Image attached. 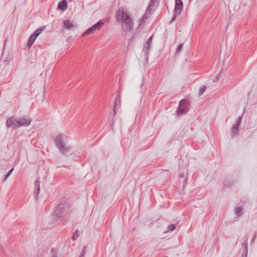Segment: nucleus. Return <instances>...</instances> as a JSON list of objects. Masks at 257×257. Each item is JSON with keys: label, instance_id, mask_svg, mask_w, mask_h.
I'll list each match as a JSON object with an SVG mask.
<instances>
[{"label": "nucleus", "instance_id": "10", "mask_svg": "<svg viewBox=\"0 0 257 257\" xmlns=\"http://www.w3.org/2000/svg\"><path fill=\"white\" fill-rule=\"evenodd\" d=\"M58 148L60 152L64 155H66L69 153L71 149L70 146H67L65 145H63Z\"/></svg>", "mask_w": 257, "mask_h": 257}, {"label": "nucleus", "instance_id": "11", "mask_svg": "<svg viewBox=\"0 0 257 257\" xmlns=\"http://www.w3.org/2000/svg\"><path fill=\"white\" fill-rule=\"evenodd\" d=\"M64 27L67 30H71L76 26L72 21L68 20H65L63 22Z\"/></svg>", "mask_w": 257, "mask_h": 257}, {"label": "nucleus", "instance_id": "23", "mask_svg": "<svg viewBox=\"0 0 257 257\" xmlns=\"http://www.w3.org/2000/svg\"><path fill=\"white\" fill-rule=\"evenodd\" d=\"M205 90H206V86L204 85L202 86L199 88V96L201 95L204 93V92L205 91Z\"/></svg>", "mask_w": 257, "mask_h": 257}, {"label": "nucleus", "instance_id": "25", "mask_svg": "<svg viewBox=\"0 0 257 257\" xmlns=\"http://www.w3.org/2000/svg\"><path fill=\"white\" fill-rule=\"evenodd\" d=\"M14 168H13L12 169H11L8 173L7 174H6V175L5 176V177L3 180L4 182H5L7 179L10 176V175L12 174V173L13 172V171H14Z\"/></svg>", "mask_w": 257, "mask_h": 257}, {"label": "nucleus", "instance_id": "31", "mask_svg": "<svg viewBox=\"0 0 257 257\" xmlns=\"http://www.w3.org/2000/svg\"><path fill=\"white\" fill-rule=\"evenodd\" d=\"M53 251H54V249H52V257H57V255L53 252Z\"/></svg>", "mask_w": 257, "mask_h": 257}, {"label": "nucleus", "instance_id": "28", "mask_svg": "<svg viewBox=\"0 0 257 257\" xmlns=\"http://www.w3.org/2000/svg\"><path fill=\"white\" fill-rule=\"evenodd\" d=\"M183 46V44H180L178 46V48H177V50H176V52L177 53H178V52H179L181 51V50Z\"/></svg>", "mask_w": 257, "mask_h": 257}, {"label": "nucleus", "instance_id": "2", "mask_svg": "<svg viewBox=\"0 0 257 257\" xmlns=\"http://www.w3.org/2000/svg\"><path fill=\"white\" fill-rule=\"evenodd\" d=\"M187 102L185 100H182L180 101L177 110L178 115L183 114L187 112Z\"/></svg>", "mask_w": 257, "mask_h": 257}, {"label": "nucleus", "instance_id": "5", "mask_svg": "<svg viewBox=\"0 0 257 257\" xmlns=\"http://www.w3.org/2000/svg\"><path fill=\"white\" fill-rule=\"evenodd\" d=\"M242 119V116H240L238 117L237 121L235 122V124L233 126L232 128V138H233L235 136L238 135V128L240 126L241 121Z\"/></svg>", "mask_w": 257, "mask_h": 257}, {"label": "nucleus", "instance_id": "27", "mask_svg": "<svg viewBox=\"0 0 257 257\" xmlns=\"http://www.w3.org/2000/svg\"><path fill=\"white\" fill-rule=\"evenodd\" d=\"M77 230L75 231V233H73V236L72 237V239L73 240H75L77 239V238L78 237V235H77Z\"/></svg>", "mask_w": 257, "mask_h": 257}, {"label": "nucleus", "instance_id": "19", "mask_svg": "<svg viewBox=\"0 0 257 257\" xmlns=\"http://www.w3.org/2000/svg\"><path fill=\"white\" fill-rule=\"evenodd\" d=\"M95 31V30H94L92 27H91L84 32V33L82 35V37H84L86 35H89L92 34Z\"/></svg>", "mask_w": 257, "mask_h": 257}, {"label": "nucleus", "instance_id": "32", "mask_svg": "<svg viewBox=\"0 0 257 257\" xmlns=\"http://www.w3.org/2000/svg\"><path fill=\"white\" fill-rule=\"evenodd\" d=\"M256 235V234L255 233L254 237H253V238L251 240V243H252L254 241Z\"/></svg>", "mask_w": 257, "mask_h": 257}, {"label": "nucleus", "instance_id": "7", "mask_svg": "<svg viewBox=\"0 0 257 257\" xmlns=\"http://www.w3.org/2000/svg\"><path fill=\"white\" fill-rule=\"evenodd\" d=\"M65 138V136L64 134H59L56 137L54 142L57 148L65 145L64 142Z\"/></svg>", "mask_w": 257, "mask_h": 257}, {"label": "nucleus", "instance_id": "1", "mask_svg": "<svg viewBox=\"0 0 257 257\" xmlns=\"http://www.w3.org/2000/svg\"><path fill=\"white\" fill-rule=\"evenodd\" d=\"M115 19L121 23V28L123 31L128 32L132 30L134 23L129 12L125 9L118 10L116 12Z\"/></svg>", "mask_w": 257, "mask_h": 257}, {"label": "nucleus", "instance_id": "13", "mask_svg": "<svg viewBox=\"0 0 257 257\" xmlns=\"http://www.w3.org/2000/svg\"><path fill=\"white\" fill-rule=\"evenodd\" d=\"M58 8L65 11L67 8V2L66 0H62L59 3Z\"/></svg>", "mask_w": 257, "mask_h": 257}, {"label": "nucleus", "instance_id": "3", "mask_svg": "<svg viewBox=\"0 0 257 257\" xmlns=\"http://www.w3.org/2000/svg\"><path fill=\"white\" fill-rule=\"evenodd\" d=\"M32 120L30 117L28 116H23L18 118L19 127H27L30 125Z\"/></svg>", "mask_w": 257, "mask_h": 257}, {"label": "nucleus", "instance_id": "20", "mask_svg": "<svg viewBox=\"0 0 257 257\" xmlns=\"http://www.w3.org/2000/svg\"><path fill=\"white\" fill-rule=\"evenodd\" d=\"M152 40H153V36H152L148 38V39L147 40V41L146 42V45L145 46V49H147L146 53H148V51H149V50L150 49V45L152 43Z\"/></svg>", "mask_w": 257, "mask_h": 257}, {"label": "nucleus", "instance_id": "26", "mask_svg": "<svg viewBox=\"0 0 257 257\" xmlns=\"http://www.w3.org/2000/svg\"><path fill=\"white\" fill-rule=\"evenodd\" d=\"M176 228L175 224H170L168 226V229L170 231H173Z\"/></svg>", "mask_w": 257, "mask_h": 257}, {"label": "nucleus", "instance_id": "16", "mask_svg": "<svg viewBox=\"0 0 257 257\" xmlns=\"http://www.w3.org/2000/svg\"><path fill=\"white\" fill-rule=\"evenodd\" d=\"M36 38L33 34L30 37L27 43V46L29 48L32 47Z\"/></svg>", "mask_w": 257, "mask_h": 257}, {"label": "nucleus", "instance_id": "9", "mask_svg": "<svg viewBox=\"0 0 257 257\" xmlns=\"http://www.w3.org/2000/svg\"><path fill=\"white\" fill-rule=\"evenodd\" d=\"M35 191L34 195L36 200H38L39 198V194L40 192V182L38 180H36L35 182Z\"/></svg>", "mask_w": 257, "mask_h": 257}, {"label": "nucleus", "instance_id": "24", "mask_svg": "<svg viewBox=\"0 0 257 257\" xmlns=\"http://www.w3.org/2000/svg\"><path fill=\"white\" fill-rule=\"evenodd\" d=\"M180 14H177L176 12H173V16L172 18V19L170 22V24L174 22L175 21V20L176 19L177 16Z\"/></svg>", "mask_w": 257, "mask_h": 257}, {"label": "nucleus", "instance_id": "6", "mask_svg": "<svg viewBox=\"0 0 257 257\" xmlns=\"http://www.w3.org/2000/svg\"><path fill=\"white\" fill-rule=\"evenodd\" d=\"M6 125L8 127H18V118L14 117L8 119Z\"/></svg>", "mask_w": 257, "mask_h": 257}, {"label": "nucleus", "instance_id": "21", "mask_svg": "<svg viewBox=\"0 0 257 257\" xmlns=\"http://www.w3.org/2000/svg\"><path fill=\"white\" fill-rule=\"evenodd\" d=\"M235 213L238 217L241 216L243 214V207H237L235 208Z\"/></svg>", "mask_w": 257, "mask_h": 257}, {"label": "nucleus", "instance_id": "17", "mask_svg": "<svg viewBox=\"0 0 257 257\" xmlns=\"http://www.w3.org/2000/svg\"><path fill=\"white\" fill-rule=\"evenodd\" d=\"M186 171V169H185V172H183L182 173H180L179 176L180 179H183L182 183H183L184 186L186 184L187 182V177L185 176V173Z\"/></svg>", "mask_w": 257, "mask_h": 257}, {"label": "nucleus", "instance_id": "29", "mask_svg": "<svg viewBox=\"0 0 257 257\" xmlns=\"http://www.w3.org/2000/svg\"><path fill=\"white\" fill-rule=\"evenodd\" d=\"M85 251H86V248H85V247H84L82 251V252L81 253V254L79 257H84Z\"/></svg>", "mask_w": 257, "mask_h": 257}, {"label": "nucleus", "instance_id": "14", "mask_svg": "<svg viewBox=\"0 0 257 257\" xmlns=\"http://www.w3.org/2000/svg\"><path fill=\"white\" fill-rule=\"evenodd\" d=\"M242 245L243 246L241 257H247V243L246 242L242 243Z\"/></svg>", "mask_w": 257, "mask_h": 257}, {"label": "nucleus", "instance_id": "15", "mask_svg": "<svg viewBox=\"0 0 257 257\" xmlns=\"http://www.w3.org/2000/svg\"><path fill=\"white\" fill-rule=\"evenodd\" d=\"M104 25V23L102 21H99L94 25H93L92 27L95 31L99 30L102 26Z\"/></svg>", "mask_w": 257, "mask_h": 257}, {"label": "nucleus", "instance_id": "22", "mask_svg": "<svg viewBox=\"0 0 257 257\" xmlns=\"http://www.w3.org/2000/svg\"><path fill=\"white\" fill-rule=\"evenodd\" d=\"M121 100H120V95L118 94L116 97L114 105L115 106H119L120 105Z\"/></svg>", "mask_w": 257, "mask_h": 257}, {"label": "nucleus", "instance_id": "12", "mask_svg": "<svg viewBox=\"0 0 257 257\" xmlns=\"http://www.w3.org/2000/svg\"><path fill=\"white\" fill-rule=\"evenodd\" d=\"M63 208V207L62 205H59L55 211L54 213L53 214V216L56 215L58 217H63V214L61 211Z\"/></svg>", "mask_w": 257, "mask_h": 257}, {"label": "nucleus", "instance_id": "4", "mask_svg": "<svg viewBox=\"0 0 257 257\" xmlns=\"http://www.w3.org/2000/svg\"><path fill=\"white\" fill-rule=\"evenodd\" d=\"M156 0H150L149 5L148 7L145 14L143 15V16L142 18V19L141 20V22L139 24V26H140L143 21L147 19L149 16L152 13V8L151 7H153L154 5L155 1Z\"/></svg>", "mask_w": 257, "mask_h": 257}, {"label": "nucleus", "instance_id": "8", "mask_svg": "<svg viewBox=\"0 0 257 257\" xmlns=\"http://www.w3.org/2000/svg\"><path fill=\"white\" fill-rule=\"evenodd\" d=\"M183 4L182 0H175V6L174 12L177 14H181L183 9Z\"/></svg>", "mask_w": 257, "mask_h": 257}, {"label": "nucleus", "instance_id": "18", "mask_svg": "<svg viewBox=\"0 0 257 257\" xmlns=\"http://www.w3.org/2000/svg\"><path fill=\"white\" fill-rule=\"evenodd\" d=\"M45 27H40L38 28L37 30L35 31L33 35L37 38V37L42 32V31L45 29Z\"/></svg>", "mask_w": 257, "mask_h": 257}, {"label": "nucleus", "instance_id": "30", "mask_svg": "<svg viewBox=\"0 0 257 257\" xmlns=\"http://www.w3.org/2000/svg\"><path fill=\"white\" fill-rule=\"evenodd\" d=\"M116 107L117 106H115L114 105V107H113V113L114 114H115L116 113Z\"/></svg>", "mask_w": 257, "mask_h": 257}]
</instances>
